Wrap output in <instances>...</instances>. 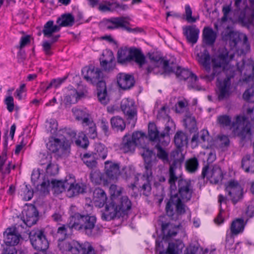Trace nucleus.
I'll use <instances>...</instances> for the list:
<instances>
[{"mask_svg":"<svg viewBox=\"0 0 254 254\" xmlns=\"http://www.w3.org/2000/svg\"><path fill=\"white\" fill-rule=\"evenodd\" d=\"M193 192L192 186L189 180L181 179L178 181V193L173 195L166 206L167 215L172 220H177L186 212L185 202L189 201Z\"/></svg>","mask_w":254,"mask_h":254,"instance_id":"nucleus-1","label":"nucleus"},{"mask_svg":"<svg viewBox=\"0 0 254 254\" xmlns=\"http://www.w3.org/2000/svg\"><path fill=\"white\" fill-rule=\"evenodd\" d=\"M72 228L88 236L94 237L99 233L100 228L96 225L97 219L94 215L76 213L72 216Z\"/></svg>","mask_w":254,"mask_h":254,"instance_id":"nucleus-2","label":"nucleus"},{"mask_svg":"<svg viewBox=\"0 0 254 254\" xmlns=\"http://www.w3.org/2000/svg\"><path fill=\"white\" fill-rule=\"evenodd\" d=\"M133 61L142 67L146 62L145 58L140 50L135 48H121L118 52V61L121 64L127 62Z\"/></svg>","mask_w":254,"mask_h":254,"instance_id":"nucleus-3","label":"nucleus"},{"mask_svg":"<svg viewBox=\"0 0 254 254\" xmlns=\"http://www.w3.org/2000/svg\"><path fill=\"white\" fill-rule=\"evenodd\" d=\"M70 141L65 137H51L47 143V148L60 157H66L70 150Z\"/></svg>","mask_w":254,"mask_h":254,"instance_id":"nucleus-4","label":"nucleus"},{"mask_svg":"<svg viewBox=\"0 0 254 254\" xmlns=\"http://www.w3.org/2000/svg\"><path fill=\"white\" fill-rule=\"evenodd\" d=\"M153 155L152 150L148 148H144L143 152L142 153V156L144 159L145 168L147 171V177L144 176L141 177V180L144 182L141 187L140 191L145 196H148L151 194V187L149 181V174H151V169L152 166L155 163V161L151 160V157Z\"/></svg>","mask_w":254,"mask_h":254,"instance_id":"nucleus-5","label":"nucleus"},{"mask_svg":"<svg viewBox=\"0 0 254 254\" xmlns=\"http://www.w3.org/2000/svg\"><path fill=\"white\" fill-rule=\"evenodd\" d=\"M232 125L234 134L242 140L250 139L254 134V127H251L250 123L244 116H237Z\"/></svg>","mask_w":254,"mask_h":254,"instance_id":"nucleus-6","label":"nucleus"},{"mask_svg":"<svg viewBox=\"0 0 254 254\" xmlns=\"http://www.w3.org/2000/svg\"><path fill=\"white\" fill-rule=\"evenodd\" d=\"M4 241L6 247L4 249L2 254H17V251L14 246L17 245L21 238L15 227L7 228L3 233Z\"/></svg>","mask_w":254,"mask_h":254,"instance_id":"nucleus-7","label":"nucleus"},{"mask_svg":"<svg viewBox=\"0 0 254 254\" xmlns=\"http://www.w3.org/2000/svg\"><path fill=\"white\" fill-rule=\"evenodd\" d=\"M228 54L227 51L213 57L211 62L212 64V72L210 74L205 75L203 78L209 81L212 80L225 67L228 62Z\"/></svg>","mask_w":254,"mask_h":254,"instance_id":"nucleus-8","label":"nucleus"},{"mask_svg":"<svg viewBox=\"0 0 254 254\" xmlns=\"http://www.w3.org/2000/svg\"><path fill=\"white\" fill-rule=\"evenodd\" d=\"M175 66V69L174 71L170 72H175L176 76L180 80H186L189 79V86L190 88L195 89L197 90L202 89V87L200 86L197 83V77L194 74L190 72L188 69L185 68H181L179 66H177L173 62H172L170 64V66Z\"/></svg>","mask_w":254,"mask_h":254,"instance_id":"nucleus-9","label":"nucleus"},{"mask_svg":"<svg viewBox=\"0 0 254 254\" xmlns=\"http://www.w3.org/2000/svg\"><path fill=\"white\" fill-rule=\"evenodd\" d=\"M127 17H111L107 19L105 21V26L108 30H114L120 28H123L129 32H140L139 28H130L127 26L129 22L127 21Z\"/></svg>","mask_w":254,"mask_h":254,"instance_id":"nucleus-10","label":"nucleus"},{"mask_svg":"<svg viewBox=\"0 0 254 254\" xmlns=\"http://www.w3.org/2000/svg\"><path fill=\"white\" fill-rule=\"evenodd\" d=\"M201 177L203 179L206 178L211 183L216 184L222 180L223 175L219 166L207 164L202 168Z\"/></svg>","mask_w":254,"mask_h":254,"instance_id":"nucleus-11","label":"nucleus"},{"mask_svg":"<svg viewBox=\"0 0 254 254\" xmlns=\"http://www.w3.org/2000/svg\"><path fill=\"white\" fill-rule=\"evenodd\" d=\"M29 237L31 245L35 250L45 251L48 249L49 243L42 231H32L29 233Z\"/></svg>","mask_w":254,"mask_h":254,"instance_id":"nucleus-12","label":"nucleus"},{"mask_svg":"<svg viewBox=\"0 0 254 254\" xmlns=\"http://www.w3.org/2000/svg\"><path fill=\"white\" fill-rule=\"evenodd\" d=\"M148 56L152 64L156 67H161L163 69V72H161V74L163 73L169 74L175 69V66H170L171 62L170 61L165 60L157 52L148 53Z\"/></svg>","mask_w":254,"mask_h":254,"instance_id":"nucleus-13","label":"nucleus"},{"mask_svg":"<svg viewBox=\"0 0 254 254\" xmlns=\"http://www.w3.org/2000/svg\"><path fill=\"white\" fill-rule=\"evenodd\" d=\"M231 78L227 77L216 85V93L219 101H223L229 98L232 94Z\"/></svg>","mask_w":254,"mask_h":254,"instance_id":"nucleus-14","label":"nucleus"},{"mask_svg":"<svg viewBox=\"0 0 254 254\" xmlns=\"http://www.w3.org/2000/svg\"><path fill=\"white\" fill-rule=\"evenodd\" d=\"M121 108L127 119L130 121H132L133 123H134L136 120L137 115L134 102L132 99L125 98L121 102Z\"/></svg>","mask_w":254,"mask_h":254,"instance_id":"nucleus-15","label":"nucleus"},{"mask_svg":"<svg viewBox=\"0 0 254 254\" xmlns=\"http://www.w3.org/2000/svg\"><path fill=\"white\" fill-rule=\"evenodd\" d=\"M121 216L113 200H110L106 204L104 210H101V218L103 220L110 221L116 217Z\"/></svg>","mask_w":254,"mask_h":254,"instance_id":"nucleus-16","label":"nucleus"},{"mask_svg":"<svg viewBox=\"0 0 254 254\" xmlns=\"http://www.w3.org/2000/svg\"><path fill=\"white\" fill-rule=\"evenodd\" d=\"M84 78L88 82L94 84L103 78L102 71L98 68L90 66L88 68H84L82 71Z\"/></svg>","mask_w":254,"mask_h":254,"instance_id":"nucleus-17","label":"nucleus"},{"mask_svg":"<svg viewBox=\"0 0 254 254\" xmlns=\"http://www.w3.org/2000/svg\"><path fill=\"white\" fill-rule=\"evenodd\" d=\"M226 190L234 204L236 203L242 198V187L236 181H230L228 186L226 187Z\"/></svg>","mask_w":254,"mask_h":254,"instance_id":"nucleus-18","label":"nucleus"},{"mask_svg":"<svg viewBox=\"0 0 254 254\" xmlns=\"http://www.w3.org/2000/svg\"><path fill=\"white\" fill-rule=\"evenodd\" d=\"M181 166L180 164L177 162L176 161H174L173 163L170 165L169 168V179L168 180V183L170 185V188L171 190V193L173 190H175L177 189L176 186V182L177 180H181L180 178V172H181Z\"/></svg>","mask_w":254,"mask_h":254,"instance_id":"nucleus-19","label":"nucleus"},{"mask_svg":"<svg viewBox=\"0 0 254 254\" xmlns=\"http://www.w3.org/2000/svg\"><path fill=\"white\" fill-rule=\"evenodd\" d=\"M68 182L67 180L64 182L57 181L52 180L51 182L49 180H44L41 184V186L44 189L48 190L52 188L57 193H61L63 191L67 190Z\"/></svg>","mask_w":254,"mask_h":254,"instance_id":"nucleus-20","label":"nucleus"},{"mask_svg":"<svg viewBox=\"0 0 254 254\" xmlns=\"http://www.w3.org/2000/svg\"><path fill=\"white\" fill-rule=\"evenodd\" d=\"M117 81L118 86L123 90H127L131 88L134 84L133 76L126 73H119L117 75Z\"/></svg>","mask_w":254,"mask_h":254,"instance_id":"nucleus-21","label":"nucleus"},{"mask_svg":"<svg viewBox=\"0 0 254 254\" xmlns=\"http://www.w3.org/2000/svg\"><path fill=\"white\" fill-rule=\"evenodd\" d=\"M71 254H95L91 245L88 242L80 244L76 241H72Z\"/></svg>","mask_w":254,"mask_h":254,"instance_id":"nucleus-22","label":"nucleus"},{"mask_svg":"<svg viewBox=\"0 0 254 254\" xmlns=\"http://www.w3.org/2000/svg\"><path fill=\"white\" fill-rule=\"evenodd\" d=\"M119 164L107 161L105 162V174L109 180H116L120 175Z\"/></svg>","mask_w":254,"mask_h":254,"instance_id":"nucleus-23","label":"nucleus"},{"mask_svg":"<svg viewBox=\"0 0 254 254\" xmlns=\"http://www.w3.org/2000/svg\"><path fill=\"white\" fill-rule=\"evenodd\" d=\"M23 222L28 227L36 224L38 218V213L34 206L29 207L23 213Z\"/></svg>","mask_w":254,"mask_h":254,"instance_id":"nucleus-24","label":"nucleus"},{"mask_svg":"<svg viewBox=\"0 0 254 254\" xmlns=\"http://www.w3.org/2000/svg\"><path fill=\"white\" fill-rule=\"evenodd\" d=\"M183 33L187 41L193 45L197 41L199 30L195 25L187 26L183 27Z\"/></svg>","mask_w":254,"mask_h":254,"instance_id":"nucleus-25","label":"nucleus"},{"mask_svg":"<svg viewBox=\"0 0 254 254\" xmlns=\"http://www.w3.org/2000/svg\"><path fill=\"white\" fill-rule=\"evenodd\" d=\"M113 201L116 204L120 213L121 214V216L130 209L131 207V201L127 195H122L118 198L114 199Z\"/></svg>","mask_w":254,"mask_h":254,"instance_id":"nucleus-26","label":"nucleus"},{"mask_svg":"<svg viewBox=\"0 0 254 254\" xmlns=\"http://www.w3.org/2000/svg\"><path fill=\"white\" fill-rule=\"evenodd\" d=\"M51 159V156L47 155L44 159H42L41 164L46 165V172L47 176H54L58 174L59 167L57 164L52 162Z\"/></svg>","mask_w":254,"mask_h":254,"instance_id":"nucleus-27","label":"nucleus"},{"mask_svg":"<svg viewBox=\"0 0 254 254\" xmlns=\"http://www.w3.org/2000/svg\"><path fill=\"white\" fill-rule=\"evenodd\" d=\"M85 190L86 186L82 183L78 184L75 182H68L66 195L69 197H71L79 193H84Z\"/></svg>","mask_w":254,"mask_h":254,"instance_id":"nucleus-28","label":"nucleus"},{"mask_svg":"<svg viewBox=\"0 0 254 254\" xmlns=\"http://www.w3.org/2000/svg\"><path fill=\"white\" fill-rule=\"evenodd\" d=\"M196 60L201 64L206 72L209 73L211 71L210 55L206 49L197 54Z\"/></svg>","mask_w":254,"mask_h":254,"instance_id":"nucleus-29","label":"nucleus"},{"mask_svg":"<svg viewBox=\"0 0 254 254\" xmlns=\"http://www.w3.org/2000/svg\"><path fill=\"white\" fill-rule=\"evenodd\" d=\"M169 142V140H162L160 138L159 142H158L155 146L157 156L163 161L168 160V153L165 147L168 145Z\"/></svg>","mask_w":254,"mask_h":254,"instance_id":"nucleus-30","label":"nucleus"},{"mask_svg":"<svg viewBox=\"0 0 254 254\" xmlns=\"http://www.w3.org/2000/svg\"><path fill=\"white\" fill-rule=\"evenodd\" d=\"M107 199V195L102 189L97 188L94 190L93 200L95 206L99 207H102Z\"/></svg>","mask_w":254,"mask_h":254,"instance_id":"nucleus-31","label":"nucleus"},{"mask_svg":"<svg viewBox=\"0 0 254 254\" xmlns=\"http://www.w3.org/2000/svg\"><path fill=\"white\" fill-rule=\"evenodd\" d=\"M120 6L115 0H104L99 4L98 9L102 12H113Z\"/></svg>","mask_w":254,"mask_h":254,"instance_id":"nucleus-32","label":"nucleus"},{"mask_svg":"<svg viewBox=\"0 0 254 254\" xmlns=\"http://www.w3.org/2000/svg\"><path fill=\"white\" fill-rule=\"evenodd\" d=\"M136 146L133 141L131 140V136L126 135L123 138L120 148L124 153L133 152Z\"/></svg>","mask_w":254,"mask_h":254,"instance_id":"nucleus-33","label":"nucleus"},{"mask_svg":"<svg viewBox=\"0 0 254 254\" xmlns=\"http://www.w3.org/2000/svg\"><path fill=\"white\" fill-rule=\"evenodd\" d=\"M100 60L101 66H104L106 64H109V67L107 69L115 67V58L111 51L108 50L103 52L102 57L100 58Z\"/></svg>","mask_w":254,"mask_h":254,"instance_id":"nucleus-34","label":"nucleus"},{"mask_svg":"<svg viewBox=\"0 0 254 254\" xmlns=\"http://www.w3.org/2000/svg\"><path fill=\"white\" fill-rule=\"evenodd\" d=\"M246 223L242 218H237L234 220L231 223L230 231L233 235H237L242 233L244 229Z\"/></svg>","mask_w":254,"mask_h":254,"instance_id":"nucleus-35","label":"nucleus"},{"mask_svg":"<svg viewBox=\"0 0 254 254\" xmlns=\"http://www.w3.org/2000/svg\"><path fill=\"white\" fill-rule=\"evenodd\" d=\"M58 25L61 27H70L74 23V17L70 13L63 14L57 21Z\"/></svg>","mask_w":254,"mask_h":254,"instance_id":"nucleus-36","label":"nucleus"},{"mask_svg":"<svg viewBox=\"0 0 254 254\" xmlns=\"http://www.w3.org/2000/svg\"><path fill=\"white\" fill-rule=\"evenodd\" d=\"M216 33L212 29L205 27L203 31V39L204 42L208 45H211L215 42Z\"/></svg>","mask_w":254,"mask_h":254,"instance_id":"nucleus-37","label":"nucleus"},{"mask_svg":"<svg viewBox=\"0 0 254 254\" xmlns=\"http://www.w3.org/2000/svg\"><path fill=\"white\" fill-rule=\"evenodd\" d=\"M60 30V26L54 25V21L50 20L45 24L43 33L45 37H50L53 33L59 32Z\"/></svg>","mask_w":254,"mask_h":254,"instance_id":"nucleus-38","label":"nucleus"},{"mask_svg":"<svg viewBox=\"0 0 254 254\" xmlns=\"http://www.w3.org/2000/svg\"><path fill=\"white\" fill-rule=\"evenodd\" d=\"M72 112L75 119L78 121L82 120L84 124L89 122L91 120L89 118V115L86 109H81L75 108L72 109Z\"/></svg>","mask_w":254,"mask_h":254,"instance_id":"nucleus-39","label":"nucleus"},{"mask_svg":"<svg viewBox=\"0 0 254 254\" xmlns=\"http://www.w3.org/2000/svg\"><path fill=\"white\" fill-rule=\"evenodd\" d=\"M229 37L231 46L235 47L240 40H242L244 44H246L248 41L247 37L245 34H240L233 31L230 32Z\"/></svg>","mask_w":254,"mask_h":254,"instance_id":"nucleus-40","label":"nucleus"},{"mask_svg":"<svg viewBox=\"0 0 254 254\" xmlns=\"http://www.w3.org/2000/svg\"><path fill=\"white\" fill-rule=\"evenodd\" d=\"M84 96L85 94L83 92H78L75 89H71L68 94L66 96L65 100L70 104H74Z\"/></svg>","mask_w":254,"mask_h":254,"instance_id":"nucleus-41","label":"nucleus"},{"mask_svg":"<svg viewBox=\"0 0 254 254\" xmlns=\"http://www.w3.org/2000/svg\"><path fill=\"white\" fill-rule=\"evenodd\" d=\"M174 142L177 148H181L187 144L188 137L183 131H177L174 136Z\"/></svg>","mask_w":254,"mask_h":254,"instance_id":"nucleus-42","label":"nucleus"},{"mask_svg":"<svg viewBox=\"0 0 254 254\" xmlns=\"http://www.w3.org/2000/svg\"><path fill=\"white\" fill-rule=\"evenodd\" d=\"M111 124L112 127L117 131H123L126 127L124 120L121 117L118 116L111 118Z\"/></svg>","mask_w":254,"mask_h":254,"instance_id":"nucleus-43","label":"nucleus"},{"mask_svg":"<svg viewBox=\"0 0 254 254\" xmlns=\"http://www.w3.org/2000/svg\"><path fill=\"white\" fill-rule=\"evenodd\" d=\"M198 166V161L195 157L188 159L185 163L186 170L190 173L195 172L197 170Z\"/></svg>","mask_w":254,"mask_h":254,"instance_id":"nucleus-44","label":"nucleus"},{"mask_svg":"<svg viewBox=\"0 0 254 254\" xmlns=\"http://www.w3.org/2000/svg\"><path fill=\"white\" fill-rule=\"evenodd\" d=\"M148 136L151 140L159 142L161 134H159V131L154 123H149L148 125Z\"/></svg>","mask_w":254,"mask_h":254,"instance_id":"nucleus-45","label":"nucleus"},{"mask_svg":"<svg viewBox=\"0 0 254 254\" xmlns=\"http://www.w3.org/2000/svg\"><path fill=\"white\" fill-rule=\"evenodd\" d=\"M162 230L164 234L170 237L176 236L178 232L176 226L173 227V225L170 223H162Z\"/></svg>","mask_w":254,"mask_h":254,"instance_id":"nucleus-46","label":"nucleus"},{"mask_svg":"<svg viewBox=\"0 0 254 254\" xmlns=\"http://www.w3.org/2000/svg\"><path fill=\"white\" fill-rule=\"evenodd\" d=\"M184 246L181 242L178 243H170L166 252V254H179Z\"/></svg>","mask_w":254,"mask_h":254,"instance_id":"nucleus-47","label":"nucleus"},{"mask_svg":"<svg viewBox=\"0 0 254 254\" xmlns=\"http://www.w3.org/2000/svg\"><path fill=\"white\" fill-rule=\"evenodd\" d=\"M83 163L89 168H93L96 167L97 162L94 154L86 153L83 154L82 158Z\"/></svg>","mask_w":254,"mask_h":254,"instance_id":"nucleus-48","label":"nucleus"},{"mask_svg":"<svg viewBox=\"0 0 254 254\" xmlns=\"http://www.w3.org/2000/svg\"><path fill=\"white\" fill-rule=\"evenodd\" d=\"M60 35H56L52 37L51 40L49 41H44L42 44L43 50L45 54L47 56H51L52 54L51 51L52 45L58 40Z\"/></svg>","mask_w":254,"mask_h":254,"instance_id":"nucleus-49","label":"nucleus"},{"mask_svg":"<svg viewBox=\"0 0 254 254\" xmlns=\"http://www.w3.org/2000/svg\"><path fill=\"white\" fill-rule=\"evenodd\" d=\"M123 189L115 185H111L109 188V191L111 194L110 200H114L122 196Z\"/></svg>","mask_w":254,"mask_h":254,"instance_id":"nucleus-50","label":"nucleus"},{"mask_svg":"<svg viewBox=\"0 0 254 254\" xmlns=\"http://www.w3.org/2000/svg\"><path fill=\"white\" fill-rule=\"evenodd\" d=\"M95 155L102 159H105L107 155V149L101 143H97L95 146Z\"/></svg>","mask_w":254,"mask_h":254,"instance_id":"nucleus-51","label":"nucleus"},{"mask_svg":"<svg viewBox=\"0 0 254 254\" xmlns=\"http://www.w3.org/2000/svg\"><path fill=\"white\" fill-rule=\"evenodd\" d=\"M72 247V241L70 242L67 241H59L58 247L62 253L69 252L71 254Z\"/></svg>","mask_w":254,"mask_h":254,"instance_id":"nucleus-52","label":"nucleus"},{"mask_svg":"<svg viewBox=\"0 0 254 254\" xmlns=\"http://www.w3.org/2000/svg\"><path fill=\"white\" fill-rule=\"evenodd\" d=\"M217 121L219 126L221 127H230L232 125L231 118L227 115L218 116Z\"/></svg>","mask_w":254,"mask_h":254,"instance_id":"nucleus-53","label":"nucleus"},{"mask_svg":"<svg viewBox=\"0 0 254 254\" xmlns=\"http://www.w3.org/2000/svg\"><path fill=\"white\" fill-rule=\"evenodd\" d=\"M72 223L73 221L72 219L69 225H63V226L59 227L57 231V234L58 235H60L62 237L65 238L68 234L69 232H71V229L73 228L71 227Z\"/></svg>","mask_w":254,"mask_h":254,"instance_id":"nucleus-54","label":"nucleus"},{"mask_svg":"<svg viewBox=\"0 0 254 254\" xmlns=\"http://www.w3.org/2000/svg\"><path fill=\"white\" fill-rule=\"evenodd\" d=\"M20 194L22 196L24 200L28 201L33 197V191L27 185H26L21 189Z\"/></svg>","mask_w":254,"mask_h":254,"instance_id":"nucleus-55","label":"nucleus"},{"mask_svg":"<svg viewBox=\"0 0 254 254\" xmlns=\"http://www.w3.org/2000/svg\"><path fill=\"white\" fill-rule=\"evenodd\" d=\"M85 124L88 127L87 129L88 130V134L89 137L92 139L95 138L97 136L95 124L91 120L89 122L85 123Z\"/></svg>","mask_w":254,"mask_h":254,"instance_id":"nucleus-56","label":"nucleus"},{"mask_svg":"<svg viewBox=\"0 0 254 254\" xmlns=\"http://www.w3.org/2000/svg\"><path fill=\"white\" fill-rule=\"evenodd\" d=\"M90 179L95 184H100L103 180V175L98 170L92 171L90 174Z\"/></svg>","mask_w":254,"mask_h":254,"instance_id":"nucleus-57","label":"nucleus"},{"mask_svg":"<svg viewBox=\"0 0 254 254\" xmlns=\"http://www.w3.org/2000/svg\"><path fill=\"white\" fill-rule=\"evenodd\" d=\"M243 97L249 102H254V85L245 91Z\"/></svg>","mask_w":254,"mask_h":254,"instance_id":"nucleus-58","label":"nucleus"},{"mask_svg":"<svg viewBox=\"0 0 254 254\" xmlns=\"http://www.w3.org/2000/svg\"><path fill=\"white\" fill-rule=\"evenodd\" d=\"M145 137V134L141 131H135L133 132L131 137V139L134 143L137 145Z\"/></svg>","mask_w":254,"mask_h":254,"instance_id":"nucleus-59","label":"nucleus"},{"mask_svg":"<svg viewBox=\"0 0 254 254\" xmlns=\"http://www.w3.org/2000/svg\"><path fill=\"white\" fill-rule=\"evenodd\" d=\"M6 160V155L0 156V172L3 174H9L10 173V166L11 165V162H8L4 169H3L2 168Z\"/></svg>","mask_w":254,"mask_h":254,"instance_id":"nucleus-60","label":"nucleus"},{"mask_svg":"<svg viewBox=\"0 0 254 254\" xmlns=\"http://www.w3.org/2000/svg\"><path fill=\"white\" fill-rule=\"evenodd\" d=\"M75 143L77 145L85 148L88 145V141L85 135L83 134L75 140Z\"/></svg>","mask_w":254,"mask_h":254,"instance_id":"nucleus-61","label":"nucleus"},{"mask_svg":"<svg viewBox=\"0 0 254 254\" xmlns=\"http://www.w3.org/2000/svg\"><path fill=\"white\" fill-rule=\"evenodd\" d=\"M185 13L186 15V20L189 22L193 23L196 21V19L191 16L192 10L189 5H186L185 6Z\"/></svg>","mask_w":254,"mask_h":254,"instance_id":"nucleus-62","label":"nucleus"},{"mask_svg":"<svg viewBox=\"0 0 254 254\" xmlns=\"http://www.w3.org/2000/svg\"><path fill=\"white\" fill-rule=\"evenodd\" d=\"M97 96L99 101L103 104H107L108 102V98L107 96V90L103 91H98Z\"/></svg>","mask_w":254,"mask_h":254,"instance_id":"nucleus-63","label":"nucleus"},{"mask_svg":"<svg viewBox=\"0 0 254 254\" xmlns=\"http://www.w3.org/2000/svg\"><path fill=\"white\" fill-rule=\"evenodd\" d=\"M4 102L7 106L8 111L10 112H12L14 106L13 98L11 96H9L5 99Z\"/></svg>","mask_w":254,"mask_h":254,"instance_id":"nucleus-64","label":"nucleus"}]
</instances>
